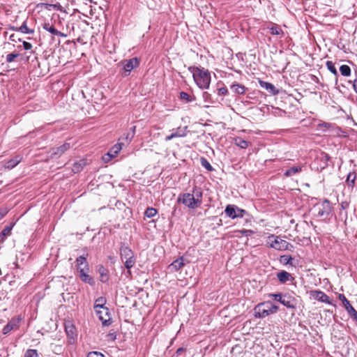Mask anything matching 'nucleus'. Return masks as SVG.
Wrapping results in <instances>:
<instances>
[{
  "label": "nucleus",
  "mask_w": 357,
  "mask_h": 357,
  "mask_svg": "<svg viewBox=\"0 0 357 357\" xmlns=\"http://www.w3.org/2000/svg\"><path fill=\"white\" fill-rule=\"evenodd\" d=\"M233 141L234 144L241 149H246L248 147L249 144H250V142L243 139L241 137H234Z\"/></svg>",
  "instance_id": "27"
},
{
  "label": "nucleus",
  "mask_w": 357,
  "mask_h": 357,
  "mask_svg": "<svg viewBox=\"0 0 357 357\" xmlns=\"http://www.w3.org/2000/svg\"><path fill=\"white\" fill-rule=\"evenodd\" d=\"M356 179V174L354 172H349L347 175V180H346L348 187L353 188L355 185Z\"/></svg>",
  "instance_id": "30"
},
{
  "label": "nucleus",
  "mask_w": 357,
  "mask_h": 357,
  "mask_svg": "<svg viewBox=\"0 0 357 357\" xmlns=\"http://www.w3.org/2000/svg\"><path fill=\"white\" fill-rule=\"evenodd\" d=\"M105 298L104 297H99L96 300L93 308H102V310L105 312V314L109 316V309L105 307Z\"/></svg>",
  "instance_id": "22"
},
{
  "label": "nucleus",
  "mask_w": 357,
  "mask_h": 357,
  "mask_svg": "<svg viewBox=\"0 0 357 357\" xmlns=\"http://www.w3.org/2000/svg\"><path fill=\"white\" fill-rule=\"evenodd\" d=\"M173 138H175V137H174V135L172 133L171 135H167V136L165 137V141H167V142L170 141V140H171V139H172Z\"/></svg>",
  "instance_id": "59"
},
{
  "label": "nucleus",
  "mask_w": 357,
  "mask_h": 357,
  "mask_svg": "<svg viewBox=\"0 0 357 357\" xmlns=\"http://www.w3.org/2000/svg\"><path fill=\"white\" fill-rule=\"evenodd\" d=\"M314 208L317 211L318 217L328 218L332 211L331 202L327 199H325L321 204H317Z\"/></svg>",
  "instance_id": "6"
},
{
  "label": "nucleus",
  "mask_w": 357,
  "mask_h": 357,
  "mask_svg": "<svg viewBox=\"0 0 357 357\" xmlns=\"http://www.w3.org/2000/svg\"><path fill=\"white\" fill-rule=\"evenodd\" d=\"M230 88L234 93L238 94V95L244 94L246 91V87L244 85H242V84L236 83V82L232 84L231 85Z\"/></svg>",
  "instance_id": "25"
},
{
  "label": "nucleus",
  "mask_w": 357,
  "mask_h": 357,
  "mask_svg": "<svg viewBox=\"0 0 357 357\" xmlns=\"http://www.w3.org/2000/svg\"><path fill=\"white\" fill-rule=\"evenodd\" d=\"M184 266L183 257H181L174 260L170 265L169 268L174 271H178Z\"/></svg>",
  "instance_id": "26"
},
{
  "label": "nucleus",
  "mask_w": 357,
  "mask_h": 357,
  "mask_svg": "<svg viewBox=\"0 0 357 357\" xmlns=\"http://www.w3.org/2000/svg\"><path fill=\"white\" fill-rule=\"evenodd\" d=\"M101 309L102 308H98V309H94V310H95L96 313L98 316L99 319L102 321V325L104 326H107L110 325L112 323L111 319H110V317H109L107 319H104V317L102 316V311L101 310ZM108 317H109V315Z\"/></svg>",
  "instance_id": "28"
},
{
  "label": "nucleus",
  "mask_w": 357,
  "mask_h": 357,
  "mask_svg": "<svg viewBox=\"0 0 357 357\" xmlns=\"http://www.w3.org/2000/svg\"><path fill=\"white\" fill-rule=\"evenodd\" d=\"M179 98L181 100H185L186 102H191L195 100V97H191L188 93L185 91L180 92Z\"/></svg>",
  "instance_id": "34"
},
{
  "label": "nucleus",
  "mask_w": 357,
  "mask_h": 357,
  "mask_svg": "<svg viewBox=\"0 0 357 357\" xmlns=\"http://www.w3.org/2000/svg\"><path fill=\"white\" fill-rule=\"evenodd\" d=\"M228 94V89L226 86H222L218 89V96H227Z\"/></svg>",
  "instance_id": "46"
},
{
  "label": "nucleus",
  "mask_w": 357,
  "mask_h": 357,
  "mask_svg": "<svg viewBox=\"0 0 357 357\" xmlns=\"http://www.w3.org/2000/svg\"><path fill=\"white\" fill-rule=\"evenodd\" d=\"M187 126L184 127H178L176 130H172V134L174 135V137H185Z\"/></svg>",
  "instance_id": "29"
},
{
  "label": "nucleus",
  "mask_w": 357,
  "mask_h": 357,
  "mask_svg": "<svg viewBox=\"0 0 357 357\" xmlns=\"http://www.w3.org/2000/svg\"><path fill=\"white\" fill-rule=\"evenodd\" d=\"M42 26L45 31H48L54 36H55V34L57 33V29H55V27L50 22L43 23Z\"/></svg>",
  "instance_id": "31"
},
{
  "label": "nucleus",
  "mask_w": 357,
  "mask_h": 357,
  "mask_svg": "<svg viewBox=\"0 0 357 357\" xmlns=\"http://www.w3.org/2000/svg\"><path fill=\"white\" fill-rule=\"evenodd\" d=\"M188 69L192 74V77H193L201 70V68L192 66H189Z\"/></svg>",
  "instance_id": "47"
},
{
  "label": "nucleus",
  "mask_w": 357,
  "mask_h": 357,
  "mask_svg": "<svg viewBox=\"0 0 357 357\" xmlns=\"http://www.w3.org/2000/svg\"><path fill=\"white\" fill-rule=\"evenodd\" d=\"M78 272L79 274V278L83 282L89 284L91 286L95 284L93 278L88 274V271H86L85 268H80Z\"/></svg>",
  "instance_id": "18"
},
{
  "label": "nucleus",
  "mask_w": 357,
  "mask_h": 357,
  "mask_svg": "<svg viewBox=\"0 0 357 357\" xmlns=\"http://www.w3.org/2000/svg\"><path fill=\"white\" fill-rule=\"evenodd\" d=\"M12 228V226H7L5 228H3V229L0 233V238L3 239V238L10 235Z\"/></svg>",
  "instance_id": "41"
},
{
  "label": "nucleus",
  "mask_w": 357,
  "mask_h": 357,
  "mask_svg": "<svg viewBox=\"0 0 357 357\" xmlns=\"http://www.w3.org/2000/svg\"><path fill=\"white\" fill-rule=\"evenodd\" d=\"M284 245H282V250H290L291 251L294 248V245L284 240Z\"/></svg>",
  "instance_id": "45"
},
{
  "label": "nucleus",
  "mask_w": 357,
  "mask_h": 357,
  "mask_svg": "<svg viewBox=\"0 0 357 357\" xmlns=\"http://www.w3.org/2000/svg\"><path fill=\"white\" fill-rule=\"evenodd\" d=\"M19 56H20V54L17 52H13V53L8 54L6 55V61L8 63H11L15 60V59L17 58Z\"/></svg>",
  "instance_id": "42"
},
{
  "label": "nucleus",
  "mask_w": 357,
  "mask_h": 357,
  "mask_svg": "<svg viewBox=\"0 0 357 357\" xmlns=\"http://www.w3.org/2000/svg\"><path fill=\"white\" fill-rule=\"evenodd\" d=\"M340 71L342 76L348 77L351 75V68L348 65H342L340 67Z\"/></svg>",
  "instance_id": "35"
},
{
  "label": "nucleus",
  "mask_w": 357,
  "mask_h": 357,
  "mask_svg": "<svg viewBox=\"0 0 357 357\" xmlns=\"http://www.w3.org/2000/svg\"><path fill=\"white\" fill-rule=\"evenodd\" d=\"M86 165V162L84 159H81L79 160L74 162L72 167L73 172L75 174L80 172Z\"/></svg>",
  "instance_id": "24"
},
{
  "label": "nucleus",
  "mask_w": 357,
  "mask_h": 357,
  "mask_svg": "<svg viewBox=\"0 0 357 357\" xmlns=\"http://www.w3.org/2000/svg\"><path fill=\"white\" fill-rule=\"evenodd\" d=\"M17 29H19V27H16V26H10V30L15 31H19V30Z\"/></svg>",
  "instance_id": "64"
},
{
  "label": "nucleus",
  "mask_w": 357,
  "mask_h": 357,
  "mask_svg": "<svg viewBox=\"0 0 357 357\" xmlns=\"http://www.w3.org/2000/svg\"><path fill=\"white\" fill-rule=\"evenodd\" d=\"M192 194L194 197H195V199H197V201H202V191L200 188H198L197 186H195L193 188Z\"/></svg>",
  "instance_id": "39"
},
{
  "label": "nucleus",
  "mask_w": 357,
  "mask_h": 357,
  "mask_svg": "<svg viewBox=\"0 0 357 357\" xmlns=\"http://www.w3.org/2000/svg\"><path fill=\"white\" fill-rule=\"evenodd\" d=\"M200 163H201L202 166L204 167L208 171L212 172L214 170V168L212 167V165L210 164V162L208 161V160L206 158L201 157Z\"/></svg>",
  "instance_id": "33"
},
{
  "label": "nucleus",
  "mask_w": 357,
  "mask_h": 357,
  "mask_svg": "<svg viewBox=\"0 0 357 357\" xmlns=\"http://www.w3.org/2000/svg\"><path fill=\"white\" fill-rule=\"evenodd\" d=\"M22 44H23V48L25 50H31L32 45L30 43L26 42V41H22Z\"/></svg>",
  "instance_id": "50"
},
{
  "label": "nucleus",
  "mask_w": 357,
  "mask_h": 357,
  "mask_svg": "<svg viewBox=\"0 0 357 357\" xmlns=\"http://www.w3.org/2000/svg\"><path fill=\"white\" fill-rule=\"evenodd\" d=\"M276 277L281 284H284L287 282H293L294 280L291 274L286 271H281L277 273Z\"/></svg>",
  "instance_id": "16"
},
{
  "label": "nucleus",
  "mask_w": 357,
  "mask_h": 357,
  "mask_svg": "<svg viewBox=\"0 0 357 357\" xmlns=\"http://www.w3.org/2000/svg\"><path fill=\"white\" fill-rule=\"evenodd\" d=\"M338 298L339 300H340L343 305H344V307L345 308V310L347 311V312L349 313V314L352 317V318H356V316H357V311L354 309V307L350 304L349 301H348V299L345 297V296L344 294H340L338 295Z\"/></svg>",
  "instance_id": "11"
},
{
  "label": "nucleus",
  "mask_w": 357,
  "mask_h": 357,
  "mask_svg": "<svg viewBox=\"0 0 357 357\" xmlns=\"http://www.w3.org/2000/svg\"><path fill=\"white\" fill-rule=\"evenodd\" d=\"M107 336L113 341H114L116 339V334L114 332H109L107 334Z\"/></svg>",
  "instance_id": "54"
},
{
  "label": "nucleus",
  "mask_w": 357,
  "mask_h": 357,
  "mask_svg": "<svg viewBox=\"0 0 357 357\" xmlns=\"http://www.w3.org/2000/svg\"><path fill=\"white\" fill-rule=\"evenodd\" d=\"M120 258L121 261H124V266L127 269V273L130 275V269L136 263L134 252L128 246L123 245L120 248Z\"/></svg>",
  "instance_id": "2"
},
{
  "label": "nucleus",
  "mask_w": 357,
  "mask_h": 357,
  "mask_svg": "<svg viewBox=\"0 0 357 357\" xmlns=\"http://www.w3.org/2000/svg\"><path fill=\"white\" fill-rule=\"evenodd\" d=\"M22 160V156L20 155H17L13 158L7 160L5 162L4 167L5 169H12L15 167Z\"/></svg>",
  "instance_id": "19"
},
{
  "label": "nucleus",
  "mask_w": 357,
  "mask_h": 357,
  "mask_svg": "<svg viewBox=\"0 0 357 357\" xmlns=\"http://www.w3.org/2000/svg\"><path fill=\"white\" fill-rule=\"evenodd\" d=\"M353 88L355 92L357 93V79H355L353 83Z\"/></svg>",
  "instance_id": "60"
},
{
  "label": "nucleus",
  "mask_w": 357,
  "mask_h": 357,
  "mask_svg": "<svg viewBox=\"0 0 357 357\" xmlns=\"http://www.w3.org/2000/svg\"><path fill=\"white\" fill-rule=\"evenodd\" d=\"M203 98L205 102H209L208 99L211 98V94L208 93V92H204L203 93Z\"/></svg>",
  "instance_id": "52"
},
{
  "label": "nucleus",
  "mask_w": 357,
  "mask_h": 357,
  "mask_svg": "<svg viewBox=\"0 0 357 357\" xmlns=\"http://www.w3.org/2000/svg\"><path fill=\"white\" fill-rule=\"evenodd\" d=\"M193 79L197 86L202 90L208 89L210 86L211 77L208 70L201 68V70L193 76Z\"/></svg>",
  "instance_id": "3"
},
{
  "label": "nucleus",
  "mask_w": 357,
  "mask_h": 357,
  "mask_svg": "<svg viewBox=\"0 0 357 357\" xmlns=\"http://www.w3.org/2000/svg\"><path fill=\"white\" fill-rule=\"evenodd\" d=\"M133 133H130V132L128 131L123 134L121 137L119 139V140H125L127 144H129L132 139H133Z\"/></svg>",
  "instance_id": "40"
},
{
  "label": "nucleus",
  "mask_w": 357,
  "mask_h": 357,
  "mask_svg": "<svg viewBox=\"0 0 357 357\" xmlns=\"http://www.w3.org/2000/svg\"><path fill=\"white\" fill-rule=\"evenodd\" d=\"M340 206H341L342 209L344 210V209H347L349 207V203L347 202H342L340 204Z\"/></svg>",
  "instance_id": "55"
},
{
  "label": "nucleus",
  "mask_w": 357,
  "mask_h": 357,
  "mask_svg": "<svg viewBox=\"0 0 357 357\" xmlns=\"http://www.w3.org/2000/svg\"><path fill=\"white\" fill-rule=\"evenodd\" d=\"M269 29L272 35L279 36L284 34L282 29L278 25H273L271 27L269 28Z\"/></svg>",
  "instance_id": "38"
},
{
  "label": "nucleus",
  "mask_w": 357,
  "mask_h": 357,
  "mask_svg": "<svg viewBox=\"0 0 357 357\" xmlns=\"http://www.w3.org/2000/svg\"><path fill=\"white\" fill-rule=\"evenodd\" d=\"M70 148L71 145L69 142H65L63 144L58 147H53L48 152L49 157L52 159L59 158Z\"/></svg>",
  "instance_id": "7"
},
{
  "label": "nucleus",
  "mask_w": 357,
  "mask_h": 357,
  "mask_svg": "<svg viewBox=\"0 0 357 357\" xmlns=\"http://www.w3.org/2000/svg\"><path fill=\"white\" fill-rule=\"evenodd\" d=\"M86 357H105V356L99 351H91L87 354Z\"/></svg>",
  "instance_id": "48"
},
{
  "label": "nucleus",
  "mask_w": 357,
  "mask_h": 357,
  "mask_svg": "<svg viewBox=\"0 0 357 357\" xmlns=\"http://www.w3.org/2000/svg\"><path fill=\"white\" fill-rule=\"evenodd\" d=\"M97 272L100 275V280L102 283H106L109 280V271L103 265L99 264L97 266Z\"/></svg>",
  "instance_id": "17"
},
{
  "label": "nucleus",
  "mask_w": 357,
  "mask_h": 357,
  "mask_svg": "<svg viewBox=\"0 0 357 357\" xmlns=\"http://www.w3.org/2000/svg\"><path fill=\"white\" fill-rule=\"evenodd\" d=\"M7 213L5 209H0V220H1Z\"/></svg>",
  "instance_id": "56"
},
{
  "label": "nucleus",
  "mask_w": 357,
  "mask_h": 357,
  "mask_svg": "<svg viewBox=\"0 0 357 357\" xmlns=\"http://www.w3.org/2000/svg\"><path fill=\"white\" fill-rule=\"evenodd\" d=\"M284 240L281 239L279 236L274 234H270L268 236L267 243L268 246L277 250H282Z\"/></svg>",
  "instance_id": "9"
},
{
  "label": "nucleus",
  "mask_w": 357,
  "mask_h": 357,
  "mask_svg": "<svg viewBox=\"0 0 357 357\" xmlns=\"http://www.w3.org/2000/svg\"><path fill=\"white\" fill-rule=\"evenodd\" d=\"M123 145V143H119V142L114 144L106 154V156L108 158L103 157V160H105V161H107L110 158H115L118 155V153L121 151Z\"/></svg>",
  "instance_id": "15"
},
{
  "label": "nucleus",
  "mask_w": 357,
  "mask_h": 357,
  "mask_svg": "<svg viewBox=\"0 0 357 357\" xmlns=\"http://www.w3.org/2000/svg\"><path fill=\"white\" fill-rule=\"evenodd\" d=\"M19 32L26 34H33L34 33V30L29 29L26 26V21H24L22 24L17 29Z\"/></svg>",
  "instance_id": "32"
},
{
  "label": "nucleus",
  "mask_w": 357,
  "mask_h": 357,
  "mask_svg": "<svg viewBox=\"0 0 357 357\" xmlns=\"http://www.w3.org/2000/svg\"><path fill=\"white\" fill-rule=\"evenodd\" d=\"M294 261L295 259L294 257L287 255H281L279 258V261L284 266L289 265L291 266L296 267V264L294 263Z\"/></svg>",
  "instance_id": "21"
},
{
  "label": "nucleus",
  "mask_w": 357,
  "mask_h": 357,
  "mask_svg": "<svg viewBox=\"0 0 357 357\" xmlns=\"http://www.w3.org/2000/svg\"><path fill=\"white\" fill-rule=\"evenodd\" d=\"M320 126H324L326 128H328V127H330L331 125L328 123H324L322 124H320Z\"/></svg>",
  "instance_id": "63"
},
{
  "label": "nucleus",
  "mask_w": 357,
  "mask_h": 357,
  "mask_svg": "<svg viewBox=\"0 0 357 357\" xmlns=\"http://www.w3.org/2000/svg\"><path fill=\"white\" fill-rule=\"evenodd\" d=\"M253 233H254V231L252 230H250V229H243V230L241 231V234L243 236H250Z\"/></svg>",
  "instance_id": "49"
},
{
  "label": "nucleus",
  "mask_w": 357,
  "mask_h": 357,
  "mask_svg": "<svg viewBox=\"0 0 357 357\" xmlns=\"http://www.w3.org/2000/svg\"><path fill=\"white\" fill-rule=\"evenodd\" d=\"M280 303L288 309L295 310L297 305V301L289 294H284Z\"/></svg>",
  "instance_id": "10"
},
{
  "label": "nucleus",
  "mask_w": 357,
  "mask_h": 357,
  "mask_svg": "<svg viewBox=\"0 0 357 357\" xmlns=\"http://www.w3.org/2000/svg\"><path fill=\"white\" fill-rule=\"evenodd\" d=\"M185 351V349L183 348V347H180L178 348L177 350H176V354L177 355H181L182 354V352H183Z\"/></svg>",
  "instance_id": "58"
},
{
  "label": "nucleus",
  "mask_w": 357,
  "mask_h": 357,
  "mask_svg": "<svg viewBox=\"0 0 357 357\" xmlns=\"http://www.w3.org/2000/svg\"><path fill=\"white\" fill-rule=\"evenodd\" d=\"M158 213V211L153 208V207H149L146 209L144 212V216L148 218H151L154 217Z\"/></svg>",
  "instance_id": "37"
},
{
  "label": "nucleus",
  "mask_w": 357,
  "mask_h": 357,
  "mask_svg": "<svg viewBox=\"0 0 357 357\" xmlns=\"http://www.w3.org/2000/svg\"><path fill=\"white\" fill-rule=\"evenodd\" d=\"M326 67L328 70L333 73L335 77L338 76L337 70L335 68V63L331 61H326Z\"/></svg>",
  "instance_id": "36"
},
{
  "label": "nucleus",
  "mask_w": 357,
  "mask_h": 357,
  "mask_svg": "<svg viewBox=\"0 0 357 357\" xmlns=\"http://www.w3.org/2000/svg\"><path fill=\"white\" fill-rule=\"evenodd\" d=\"M178 202L182 203L189 208L194 209L201 205L202 201H197L193 195L190 193H183L177 199Z\"/></svg>",
  "instance_id": "4"
},
{
  "label": "nucleus",
  "mask_w": 357,
  "mask_h": 357,
  "mask_svg": "<svg viewBox=\"0 0 357 357\" xmlns=\"http://www.w3.org/2000/svg\"><path fill=\"white\" fill-rule=\"evenodd\" d=\"M55 36H61V37H63V38L67 37V34L63 33L58 30H57V33L55 34Z\"/></svg>",
  "instance_id": "57"
},
{
  "label": "nucleus",
  "mask_w": 357,
  "mask_h": 357,
  "mask_svg": "<svg viewBox=\"0 0 357 357\" xmlns=\"http://www.w3.org/2000/svg\"><path fill=\"white\" fill-rule=\"evenodd\" d=\"M135 130H136V126H132L130 128V130L129 132H130V133H133V136H135Z\"/></svg>",
  "instance_id": "61"
},
{
  "label": "nucleus",
  "mask_w": 357,
  "mask_h": 357,
  "mask_svg": "<svg viewBox=\"0 0 357 357\" xmlns=\"http://www.w3.org/2000/svg\"><path fill=\"white\" fill-rule=\"evenodd\" d=\"M24 357H38L36 349H28L26 351Z\"/></svg>",
  "instance_id": "43"
},
{
  "label": "nucleus",
  "mask_w": 357,
  "mask_h": 357,
  "mask_svg": "<svg viewBox=\"0 0 357 357\" xmlns=\"http://www.w3.org/2000/svg\"><path fill=\"white\" fill-rule=\"evenodd\" d=\"M225 213L227 216L231 219L243 218L245 215L248 214V212L245 210L233 204L227 205L225 209Z\"/></svg>",
  "instance_id": "5"
},
{
  "label": "nucleus",
  "mask_w": 357,
  "mask_h": 357,
  "mask_svg": "<svg viewBox=\"0 0 357 357\" xmlns=\"http://www.w3.org/2000/svg\"><path fill=\"white\" fill-rule=\"evenodd\" d=\"M53 6L54 8H56L57 10L62 11V7L59 3Z\"/></svg>",
  "instance_id": "62"
},
{
  "label": "nucleus",
  "mask_w": 357,
  "mask_h": 357,
  "mask_svg": "<svg viewBox=\"0 0 357 357\" xmlns=\"http://www.w3.org/2000/svg\"><path fill=\"white\" fill-rule=\"evenodd\" d=\"M284 294L282 293H275V294H269L268 295V297L272 298L273 300L278 302H280Z\"/></svg>",
  "instance_id": "44"
},
{
  "label": "nucleus",
  "mask_w": 357,
  "mask_h": 357,
  "mask_svg": "<svg viewBox=\"0 0 357 357\" xmlns=\"http://www.w3.org/2000/svg\"><path fill=\"white\" fill-rule=\"evenodd\" d=\"M311 296L316 300L328 303L331 305L332 302L331 301L328 296H327L324 291L320 290H314L311 291Z\"/></svg>",
  "instance_id": "13"
},
{
  "label": "nucleus",
  "mask_w": 357,
  "mask_h": 357,
  "mask_svg": "<svg viewBox=\"0 0 357 357\" xmlns=\"http://www.w3.org/2000/svg\"><path fill=\"white\" fill-rule=\"evenodd\" d=\"M279 310V306L271 301H264L258 303L254 307V316L257 319H264L271 314H275Z\"/></svg>",
  "instance_id": "1"
},
{
  "label": "nucleus",
  "mask_w": 357,
  "mask_h": 357,
  "mask_svg": "<svg viewBox=\"0 0 357 357\" xmlns=\"http://www.w3.org/2000/svg\"><path fill=\"white\" fill-rule=\"evenodd\" d=\"M303 169V166H294L287 169L283 174L284 177H291L299 174Z\"/></svg>",
  "instance_id": "23"
},
{
  "label": "nucleus",
  "mask_w": 357,
  "mask_h": 357,
  "mask_svg": "<svg viewBox=\"0 0 357 357\" xmlns=\"http://www.w3.org/2000/svg\"><path fill=\"white\" fill-rule=\"evenodd\" d=\"M20 318H13L11 320H10L8 324L3 327L2 330V333L3 335H7L12 330L15 328H17L19 327V324L20 321Z\"/></svg>",
  "instance_id": "14"
},
{
  "label": "nucleus",
  "mask_w": 357,
  "mask_h": 357,
  "mask_svg": "<svg viewBox=\"0 0 357 357\" xmlns=\"http://www.w3.org/2000/svg\"><path fill=\"white\" fill-rule=\"evenodd\" d=\"M88 255V252L85 251L82 255L76 259L75 263L78 271H79L80 268H85L86 271H89V266L87 261Z\"/></svg>",
  "instance_id": "12"
},
{
  "label": "nucleus",
  "mask_w": 357,
  "mask_h": 357,
  "mask_svg": "<svg viewBox=\"0 0 357 357\" xmlns=\"http://www.w3.org/2000/svg\"><path fill=\"white\" fill-rule=\"evenodd\" d=\"M9 40L12 42H21L22 39L20 38H17L15 34H11L9 37Z\"/></svg>",
  "instance_id": "51"
},
{
  "label": "nucleus",
  "mask_w": 357,
  "mask_h": 357,
  "mask_svg": "<svg viewBox=\"0 0 357 357\" xmlns=\"http://www.w3.org/2000/svg\"><path fill=\"white\" fill-rule=\"evenodd\" d=\"M139 66V61L137 57H133L130 59L126 60L123 64V77H127L130 74V72Z\"/></svg>",
  "instance_id": "8"
},
{
  "label": "nucleus",
  "mask_w": 357,
  "mask_h": 357,
  "mask_svg": "<svg viewBox=\"0 0 357 357\" xmlns=\"http://www.w3.org/2000/svg\"><path fill=\"white\" fill-rule=\"evenodd\" d=\"M73 330H74L73 326H71L70 327L66 326V331L68 335H70V334H73Z\"/></svg>",
  "instance_id": "53"
},
{
  "label": "nucleus",
  "mask_w": 357,
  "mask_h": 357,
  "mask_svg": "<svg viewBox=\"0 0 357 357\" xmlns=\"http://www.w3.org/2000/svg\"><path fill=\"white\" fill-rule=\"evenodd\" d=\"M259 85L261 88L268 90L273 95H277L279 93V91L270 82L259 80Z\"/></svg>",
  "instance_id": "20"
}]
</instances>
